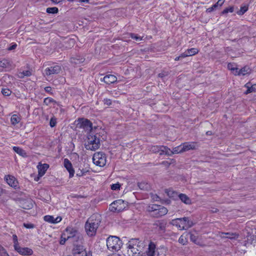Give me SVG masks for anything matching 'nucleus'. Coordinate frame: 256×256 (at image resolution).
<instances>
[{"label": "nucleus", "instance_id": "34", "mask_svg": "<svg viewBox=\"0 0 256 256\" xmlns=\"http://www.w3.org/2000/svg\"><path fill=\"white\" fill-rule=\"evenodd\" d=\"M128 248V252L129 256H134V254H136L139 250L138 248H134V246H132V248Z\"/></svg>", "mask_w": 256, "mask_h": 256}, {"label": "nucleus", "instance_id": "31", "mask_svg": "<svg viewBox=\"0 0 256 256\" xmlns=\"http://www.w3.org/2000/svg\"><path fill=\"white\" fill-rule=\"evenodd\" d=\"M20 120V118L17 114H13L10 118V122L12 125L15 126Z\"/></svg>", "mask_w": 256, "mask_h": 256}, {"label": "nucleus", "instance_id": "23", "mask_svg": "<svg viewBox=\"0 0 256 256\" xmlns=\"http://www.w3.org/2000/svg\"><path fill=\"white\" fill-rule=\"evenodd\" d=\"M220 236L222 238H227L230 239L236 238L238 237V235L237 234L232 232H222Z\"/></svg>", "mask_w": 256, "mask_h": 256}, {"label": "nucleus", "instance_id": "54", "mask_svg": "<svg viewBox=\"0 0 256 256\" xmlns=\"http://www.w3.org/2000/svg\"><path fill=\"white\" fill-rule=\"evenodd\" d=\"M23 226L26 228H34V225L31 223H24Z\"/></svg>", "mask_w": 256, "mask_h": 256}, {"label": "nucleus", "instance_id": "33", "mask_svg": "<svg viewBox=\"0 0 256 256\" xmlns=\"http://www.w3.org/2000/svg\"><path fill=\"white\" fill-rule=\"evenodd\" d=\"M248 5H244V6H242L240 10L236 12V14L239 16H242L248 10Z\"/></svg>", "mask_w": 256, "mask_h": 256}, {"label": "nucleus", "instance_id": "41", "mask_svg": "<svg viewBox=\"0 0 256 256\" xmlns=\"http://www.w3.org/2000/svg\"><path fill=\"white\" fill-rule=\"evenodd\" d=\"M46 12L48 14H55L58 12V10L56 7L48 8H46Z\"/></svg>", "mask_w": 256, "mask_h": 256}, {"label": "nucleus", "instance_id": "63", "mask_svg": "<svg viewBox=\"0 0 256 256\" xmlns=\"http://www.w3.org/2000/svg\"><path fill=\"white\" fill-rule=\"evenodd\" d=\"M239 71H240V70H238V68H236L234 69V71H232V72H233L235 76H240V74H238V73H240Z\"/></svg>", "mask_w": 256, "mask_h": 256}, {"label": "nucleus", "instance_id": "58", "mask_svg": "<svg viewBox=\"0 0 256 256\" xmlns=\"http://www.w3.org/2000/svg\"><path fill=\"white\" fill-rule=\"evenodd\" d=\"M7 254L8 253L6 252V250L4 248V247H2L0 250V256H5V254Z\"/></svg>", "mask_w": 256, "mask_h": 256}, {"label": "nucleus", "instance_id": "61", "mask_svg": "<svg viewBox=\"0 0 256 256\" xmlns=\"http://www.w3.org/2000/svg\"><path fill=\"white\" fill-rule=\"evenodd\" d=\"M62 218L60 216H57L56 218H54V224H57L62 220Z\"/></svg>", "mask_w": 256, "mask_h": 256}, {"label": "nucleus", "instance_id": "32", "mask_svg": "<svg viewBox=\"0 0 256 256\" xmlns=\"http://www.w3.org/2000/svg\"><path fill=\"white\" fill-rule=\"evenodd\" d=\"M245 86L247 88V90L244 92L245 94H248L254 92H256V84L252 86H248V84L247 83Z\"/></svg>", "mask_w": 256, "mask_h": 256}, {"label": "nucleus", "instance_id": "36", "mask_svg": "<svg viewBox=\"0 0 256 256\" xmlns=\"http://www.w3.org/2000/svg\"><path fill=\"white\" fill-rule=\"evenodd\" d=\"M138 186L141 190H148L150 188V184L146 182H138Z\"/></svg>", "mask_w": 256, "mask_h": 256}, {"label": "nucleus", "instance_id": "22", "mask_svg": "<svg viewBox=\"0 0 256 256\" xmlns=\"http://www.w3.org/2000/svg\"><path fill=\"white\" fill-rule=\"evenodd\" d=\"M12 149L15 152L22 156L24 158H26L28 156V154L26 151L20 147L14 146L13 147Z\"/></svg>", "mask_w": 256, "mask_h": 256}, {"label": "nucleus", "instance_id": "38", "mask_svg": "<svg viewBox=\"0 0 256 256\" xmlns=\"http://www.w3.org/2000/svg\"><path fill=\"white\" fill-rule=\"evenodd\" d=\"M188 53V54L189 56H194L198 53V50L196 48H191L190 49H188L186 50Z\"/></svg>", "mask_w": 256, "mask_h": 256}, {"label": "nucleus", "instance_id": "35", "mask_svg": "<svg viewBox=\"0 0 256 256\" xmlns=\"http://www.w3.org/2000/svg\"><path fill=\"white\" fill-rule=\"evenodd\" d=\"M190 240L194 242V244L200 245V242L198 240V237L197 236L195 235L194 234H193L192 233H190Z\"/></svg>", "mask_w": 256, "mask_h": 256}, {"label": "nucleus", "instance_id": "3", "mask_svg": "<svg viewBox=\"0 0 256 256\" xmlns=\"http://www.w3.org/2000/svg\"><path fill=\"white\" fill-rule=\"evenodd\" d=\"M170 224L176 226L180 230H188L194 225L192 222L190 220L188 217L172 220Z\"/></svg>", "mask_w": 256, "mask_h": 256}, {"label": "nucleus", "instance_id": "42", "mask_svg": "<svg viewBox=\"0 0 256 256\" xmlns=\"http://www.w3.org/2000/svg\"><path fill=\"white\" fill-rule=\"evenodd\" d=\"M89 172L88 170H86V168H82V170H79L78 171L76 176H77L80 177L84 175H85L87 172Z\"/></svg>", "mask_w": 256, "mask_h": 256}, {"label": "nucleus", "instance_id": "15", "mask_svg": "<svg viewBox=\"0 0 256 256\" xmlns=\"http://www.w3.org/2000/svg\"><path fill=\"white\" fill-rule=\"evenodd\" d=\"M64 166L69 172V178H72L73 177L74 174V170L72 167V162L68 158L64 159Z\"/></svg>", "mask_w": 256, "mask_h": 256}, {"label": "nucleus", "instance_id": "60", "mask_svg": "<svg viewBox=\"0 0 256 256\" xmlns=\"http://www.w3.org/2000/svg\"><path fill=\"white\" fill-rule=\"evenodd\" d=\"M225 0H218L216 4L218 6V7H220L224 3Z\"/></svg>", "mask_w": 256, "mask_h": 256}, {"label": "nucleus", "instance_id": "10", "mask_svg": "<svg viewBox=\"0 0 256 256\" xmlns=\"http://www.w3.org/2000/svg\"><path fill=\"white\" fill-rule=\"evenodd\" d=\"M73 256H88L84 246L81 244H74L72 250Z\"/></svg>", "mask_w": 256, "mask_h": 256}, {"label": "nucleus", "instance_id": "53", "mask_svg": "<svg viewBox=\"0 0 256 256\" xmlns=\"http://www.w3.org/2000/svg\"><path fill=\"white\" fill-rule=\"evenodd\" d=\"M234 64L230 62L228 64V68L232 71H234V69L236 68Z\"/></svg>", "mask_w": 256, "mask_h": 256}, {"label": "nucleus", "instance_id": "57", "mask_svg": "<svg viewBox=\"0 0 256 256\" xmlns=\"http://www.w3.org/2000/svg\"><path fill=\"white\" fill-rule=\"evenodd\" d=\"M17 44L16 43L12 44L11 46L8 48V50H12L16 48Z\"/></svg>", "mask_w": 256, "mask_h": 256}, {"label": "nucleus", "instance_id": "29", "mask_svg": "<svg viewBox=\"0 0 256 256\" xmlns=\"http://www.w3.org/2000/svg\"><path fill=\"white\" fill-rule=\"evenodd\" d=\"M32 70H24L22 72H20L18 74V77L20 78H23L24 76H30L32 75Z\"/></svg>", "mask_w": 256, "mask_h": 256}, {"label": "nucleus", "instance_id": "1", "mask_svg": "<svg viewBox=\"0 0 256 256\" xmlns=\"http://www.w3.org/2000/svg\"><path fill=\"white\" fill-rule=\"evenodd\" d=\"M101 221V216L98 214H93L87 220L84 224V228L88 236L92 237L96 235Z\"/></svg>", "mask_w": 256, "mask_h": 256}, {"label": "nucleus", "instance_id": "25", "mask_svg": "<svg viewBox=\"0 0 256 256\" xmlns=\"http://www.w3.org/2000/svg\"><path fill=\"white\" fill-rule=\"evenodd\" d=\"M170 152L171 150H170V148H169L166 146H160V148L159 152L160 154L162 155L163 154H165L168 156H170Z\"/></svg>", "mask_w": 256, "mask_h": 256}, {"label": "nucleus", "instance_id": "64", "mask_svg": "<svg viewBox=\"0 0 256 256\" xmlns=\"http://www.w3.org/2000/svg\"><path fill=\"white\" fill-rule=\"evenodd\" d=\"M51 1L55 4H58L62 2L61 0H51Z\"/></svg>", "mask_w": 256, "mask_h": 256}, {"label": "nucleus", "instance_id": "4", "mask_svg": "<svg viewBox=\"0 0 256 256\" xmlns=\"http://www.w3.org/2000/svg\"><path fill=\"white\" fill-rule=\"evenodd\" d=\"M106 246L110 250L117 252L120 249L122 242L118 237L110 236L106 239Z\"/></svg>", "mask_w": 256, "mask_h": 256}, {"label": "nucleus", "instance_id": "50", "mask_svg": "<svg viewBox=\"0 0 256 256\" xmlns=\"http://www.w3.org/2000/svg\"><path fill=\"white\" fill-rule=\"evenodd\" d=\"M120 184L118 182L116 184H112L110 186V188L113 190H120Z\"/></svg>", "mask_w": 256, "mask_h": 256}, {"label": "nucleus", "instance_id": "55", "mask_svg": "<svg viewBox=\"0 0 256 256\" xmlns=\"http://www.w3.org/2000/svg\"><path fill=\"white\" fill-rule=\"evenodd\" d=\"M168 72H162L158 74V76L160 78H163L165 76H168Z\"/></svg>", "mask_w": 256, "mask_h": 256}, {"label": "nucleus", "instance_id": "19", "mask_svg": "<svg viewBox=\"0 0 256 256\" xmlns=\"http://www.w3.org/2000/svg\"><path fill=\"white\" fill-rule=\"evenodd\" d=\"M37 168H38V176H43L48 168H49V165L47 164H39Z\"/></svg>", "mask_w": 256, "mask_h": 256}, {"label": "nucleus", "instance_id": "11", "mask_svg": "<svg viewBox=\"0 0 256 256\" xmlns=\"http://www.w3.org/2000/svg\"><path fill=\"white\" fill-rule=\"evenodd\" d=\"M166 222L164 220H157L154 221L152 226L159 233H164L166 232Z\"/></svg>", "mask_w": 256, "mask_h": 256}, {"label": "nucleus", "instance_id": "12", "mask_svg": "<svg viewBox=\"0 0 256 256\" xmlns=\"http://www.w3.org/2000/svg\"><path fill=\"white\" fill-rule=\"evenodd\" d=\"M62 70L61 66L55 64L52 66L46 68L44 70V74L46 76H50L53 74H59Z\"/></svg>", "mask_w": 256, "mask_h": 256}, {"label": "nucleus", "instance_id": "16", "mask_svg": "<svg viewBox=\"0 0 256 256\" xmlns=\"http://www.w3.org/2000/svg\"><path fill=\"white\" fill-rule=\"evenodd\" d=\"M4 179L9 186L16 189L18 186V182L14 176L11 175H8L5 176Z\"/></svg>", "mask_w": 256, "mask_h": 256}, {"label": "nucleus", "instance_id": "9", "mask_svg": "<svg viewBox=\"0 0 256 256\" xmlns=\"http://www.w3.org/2000/svg\"><path fill=\"white\" fill-rule=\"evenodd\" d=\"M127 204L122 200H118L113 202L110 205V210L112 212H120L124 210Z\"/></svg>", "mask_w": 256, "mask_h": 256}, {"label": "nucleus", "instance_id": "17", "mask_svg": "<svg viewBox=\"0 0 256 256\" xmlns=\"http://www.w3.org/2000/svg\"><path fill=\"white\" fill-rule=\"evenodd\" d=\"M101 82H104L108 84H114L117 81V78L112 74H108L100 78Z\"/></svg>", "mask_w": 256, "mask_h": 256}, {"label": "nucleus", "instance_id": "27", "mask_svg": "<svg viewBox=\"0 0 256 256\" xmlns=\"http://www.w3.org/2000/svg\"><path fill=\"white\" fill-rule=\"evenodd\" d=\"M10 64L8 60L6 59H3L0 60V70H2L3 68H8Z\"/></svg>", "mask_w": 256, "mask_h": 256}, {"label": "nucleus", "instance_id": "45", "mask_svg": "<svg viewBox=\"0 0 256 256\" xmlns=\"http://www.w3.org/2000/svg\"><path fill=\"white\" fill-rule=\"evenodd\" d=\"M2 93L4 96H9L12 94V91L7 88H3L2 90Z\"/></svg>", "mask_w": 256, "mask_h": 256}, {"label": "nucleus", "instance_id": "5", "mask_svg": "<svg viewBox=\"0 0 256 256\" xmlns=\"http://www.w3.org/2000/svg\"><path fill=\"white\" fill-rule=\"evenodd\" d=\"M148 210L150 212L151 216L157 218L164 216L168 212L166 208L158 204L150 206Z\"/></svg>", "mask_w": 256, "mask_h": 256}, {"label": "nucleus", "instance_id": "21", "mask_svg": "<svg viewBox=\"0 0 256 256\" xmlns=\"http://www.w3.org/2000/svg\"><path fill=\"white\" fill-rule=\"evenodd\" d=\"M246 238V241L247 242L248 244H256V235L248 232Z\"/></svg>", "mask_w": 256, "mask_h": 256}, {"label": "nucleus", "instance_id": "37", "mask_svg": "<svg viewBox=\"0 0 256 256\" xmlns=\"http://www.w3.org/2000/svg\"><path fill=\"white\" fill-rule=\"evenodd\" d=\"M160 146H149V150L153 153H157L160 152Z\"/></svg>", "mask_w": 256, "mask_h": 256}, {"label": "nucleus", "instance_id": "47", "mask_svg": "<svg viewBox=\"0 0 256 256\" xmlns=\"http://www.w3.org/2000/svg\"><path fill=\"white\" fill-rule=\"evenodd\" d=\"M219 7L216 3L215 4H213L211 7L208 8L206 10V12L208 13L214 11V10H216Z\"/></svg>", "mask_w": 256, "mask_h": 256}, {"label": "nucleus", "instance_id": "28", "mask_svg": "<svg viewBox=\"0 0 256 256\" xmlns=\"http://www.w3.org/2000/svg\"><path fill=\"white\" fill-rule=\"evenodd\" d=\"M52 103L54 104H56L58 106L60 105V104L58 102L56 101L54 99H53L52 98L48 97L45 98L44 100V104L46 106H48Z\"/></svg>", "mask_w": 256, "mask_h": 256}, {"label": "nucleus", "instance_id": "7", "mask_svg": "<svg viewBox=\"0 0 256 256\" xmlns=\"http://www.w3.org/2000/svg\"><path fill=\"white\" fill-rule=\"evenodd\" d=\"M64 235L66 236V239L73 238L74 241L77 242L82 238L81 234L75 228L68 227L64 232Z\"/></svg>", "mask_w": 256, "mask_h": 256}, {"label": "nucleus", "instance_id": "13", "mask_svg": "<svg viewBox=\"0 0 256 256\" xmlns=\"http://www.w3.org/2000/svg\"><path fill=\"white\" fill-rule=\"evenodd\" d=\"M127 248H132V246H136L140 248L144 247V242L139 238H131L126 244Z\"/></svg>", "mask_w": 256, "mask_h": 256}, {"label": "nucleus", "instance_id": "59", "mask_svg": "<svg viewBox=\"0 0 256 256\" xmlns=\"http://www.w3.org/2000/svg\"><path fill=\"white\" fill-rule=\"evenodd\" d=\"M44 90L50 94H52V88L50 86H46L44 88Z\"/></svg>", "mask_w": 256, "mask_h": 256}, {"label": "nucleus", "instance_id": "14", "mask_svg": "<svg viewBox=\"0 0 256 256\" xmlns=\"http://www.w3.org/2000/svg\"><path fill=\"white\" fill-rule=\"evenodd\" d=\"M14 250L20 255L24 256H32L34 252L32 249L28 248H22L20 246L15 248Z\"/></svg>", "mask_w": 256, "mask_h": 256}, {"label": "nucleus", "instance_id": "49", "mask_svg": "<svg viewBox=\"0 0 256 256\" xmlns=\"http://www.w3.org/2000/svg\"><path fill=\"white\" fill-rule=\"evenodd\" d=\"M178 242L181 244L182 245H185L188 242L186 238H184L183 236H181L178 239Z\"/></svg>", "mask_w": 256, "mask_h": 256}, {"label": "nucleus", "instance_id": "2", "mask_svg": "<svg viewBox=\"0 0 256 256\" xmlns=\"http://www.w3.org/2000/svg\"><path fill=\"white\" fill-rule=\"evenodd\" d=\"M100 146L99 138L92 133H88L86 136V140L84 147L87 150L95 151L100 148Z\"/></svg>", "mask_w": 256, "mask_h": 256}, {"label": "nucleus", "instance_id": "6", "mask_svg": "<svg viewBox=\"0 0 256 256\" xmlns=\"http://www.w3.org/2000/svg\"><path fill=\"white\" fill-rule=\"evenodd\" d=\"M76 122V128H82L85 132L90 133L92 129V123L87 118H78Z\"/></svg>", "mask_w": 256, "mask_h": 256}, {"label": "nucleus", "instance_id": "56", "mask_svg": "<svg viewBox=\"0 0 256 256\" xmlns=\"http://www.w3.org/2000/svg\"><path fill=\"white\" fill-rule=\"evenodd\" d=\"M66 42L70 44V46H73L74 44L75 40L74 39L69 38L66 41Z\"/></svg>", "mask_w": 256, "mask_h": 256}, {"label": "nucleus", "instance_id": "52", "mask_svg": "<svg viewBox=\"0 0 256 256\" xmlns=\"http://www.w3.org/2000/svg\"><path fill=\"white\" fill-rule=\"evenodd\" d=\"M104 105L106 106H110L112 104V100L108 98H106L104 99Z\"/></svg>", "mask_w": 256, "mask_h": 256}, {"label": "nucleus", "instance_id": "51", "mask_svg": "<svg viewBox=\"0 0 256 256\" xmlns=\"http://www.w3.org/2000/svg\"><path fill=\"white\" fill-rule=\"evenodd\" d=\"M66 236H64V232H63L61 236V238H60V244H62V245L66 243V240H68V239H66Z\"/></svg>", "mask_w": 256, "mask_h": 256}, {"label": "nucleus", "instance_id": "46", "mask_svg": "<svg viewBox=\"0 0 256 256\" xmlns=\"http://www.w3.org/2000/svg\"><path fill=\"white\" fill-rule=\"evenodd\" d=\"M12 240L14 242V249L19 246L18 237L16 234L12 235Z\"/></svg>", "mask_w": 256, "mask_h": 256}, {"label": "nucleus", "instance_id": "26", "mask_svg": "<svg viewBox=\"0 0 256 256\" xmlns=\"http://www.w3.org/2000/svg\"><path fill=\"white\" fill-rule=\"evenodd\" d=\"M238 74L245 76L246 74H250L251 69L248 66H246L240 70Z\"/></svg>", "mask_w": 256, "mask_h": 256}, {"label": "nucleus", "instance_id": "43", "mask_svg": "<svg viewBox=\"0 0 256 256\" xmlns=\"http://www.w3.org/2000/svg\"><path fill=\"white\" fill-rule=\"evenodd\" d=\"M178 194H178L177 192L173 190H169L168 192V195L169 196V197L172 198H174L176 197H178Z\"/></svg>", "mask_w": 256, "mask_h": 256}, {"label": "nucleus", "instance_id": "39", "mask_svg": "<svg viewBox=\"0 0 256 256\" xmlns=\"http://www.w3.org/2000/svg\"><path fill=\"white\" fill-rule=\"evenodd\" d=\"M44 221L48 222L50 224H54V217L52 216L46 215L44 217Z\"/></svg>", "mask_w": 256, "mask_h": 256}, {"label": "nucleus", "instance_id": "18", "mask_svg": "<svg viewBox=\"0 0 256 256\" xmlns=\"http://www.w3.org/2000/svg\"><path fill=\"white\" fill-rule=\"evenodd\" d=\"M183 146V151L186 152L189 150H196V142H186L182 144Z\"/></svg>", "mask_w": 256, "mask_h": 256}, {"label": "nucleus", "instance_id": "40", "mask_svg": "<svg viewBox=\"0 0 256 256\" xmlns=\"http://www.w3.org/2000/svg\"><path fill=\"white\" fill-rule=\"evenodd\" d=\"M234 11V6H230L228 8H224L221 12V14L224 15L227 14L228 12H232Z\"/></svg>", "mask_w": 256, "mask_h": 256}, {"label": "nucleus", "instance_id": "44", "mask_svg": "<svg viewBox=\"0 0 256 256\" xmlns=\"http://www.w3.org/2000/svg\"><path fill=\"white\" fill-rule=\"evenodd\" d=\"M128 34L130 38L136 41H140L142 40V38H141L140 36H138L137 34H135L134 33H130Z\"/></svg>", "mask_w": 256, "mask_h": 256}, {"label": "nucleus", "instance_id": "20", "mask_svg": "<svg viewBox=\"0 0 256 256\" xmlns=\"http://www.w3.org/2000/svg\"><path fill=\"white\" fill-rule=\"evenodd\" d=\"M85 58L80 56H76L74 57L71 58L70 59V62L76 65L82 64Z\"/></svg>", "mask_w": 256, "mask_h": 256}, {"label": "nucleus", "instance_id": "48", "mask_svg": "<svg viewBox=\"0 0 256 256\" xmlns=\"http://www.w3.org/2000/svg\"><path fill=\"white\" fill-rule=\"evenodd\" d=\"M56 118L54 116L51 118L50 122V125L52 128L56 126Z\"/></svg>", "mask_w": 256, "mask_h": 256}, {"label": "nucleus", "instance_id": "24", "mask_svg": "<svg viewBox=\"0 0 256 256\" xmlns=\"http://www.w3.org/2000/svg\"><path fill=\"white\" fill-rule=\"evenodd\" d=\"M178 198L182 202L186 204H191V200L186 194H180Z\"/></svg>", "mask_w": 256, "mask_h": 256}, {"label": "nucleus", "instance_id": "8", "mask_svg": "<svg viewBox=\"0 0 256 256\" xmlns=\"http://www.w3.org/2000/svg\"><path fill=\"white\" fill-rule=\"evenodd\" d=\"M92 161L96 165L104 166L106 164V155L104 152H96L93 156Z\"/></svg>", "mask_w": 256, "mask_h": 256}, {"label": "nucleus", "instance_id": "62", "mask_svg": "<svg viewBox=\"0 0 256 256\" xmlns=\"http://www.w3.org/2000/svg\"><path fill=\"white\" fill-rule=\"evenodd\" d=\"M187 56H188V53L186 51L185 52H184V53H182L180 55V57L182 58H184L186 57H187Z\"/></svg>", "mask_w": 256, "mask_h": 256}, {"label": "nucleus", "instance_id": "30", "mask_svg": "<svg viewBox=\"0 0 256 256\" xmlns=\"http://www.w3.org/2000/svg\"><path fill=\"white\" fill-rule=\"evenodd\" d=\"M183 146L182 144L179 146L173 148L172 150H171L170 152V154H178L184 152V151H183Z\"/></svg>", "mask_w": 256, "mask_h": 256}]
</instances>
